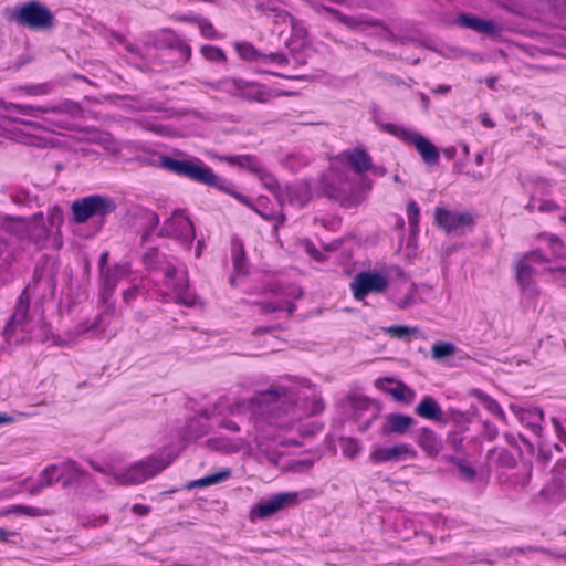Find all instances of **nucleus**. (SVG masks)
I'll use <instances>...</instances> for the list:
<instances>
[{
    "instance_id": "obj_1",
    "label": "nucleus",
    "mask_w": 566,
    "mask_h": 566,
    "mask_svg": "<svg viewBox=\"0 0 566 566\" xmlns=\"http://www.w3.org/2000/svg\"><path fill=\"white\" fill-rule=\"evenodd\" d=\"M324 403L316 388L307 380L285 378L250 399L235 402L226 396L210 408H205L191 418L184 430V439L196 441L214 428L229 432L247 433L245 438L216 437L207 441L210 449L222 452H239L254 442L262 448L268 441L277 444H295L284 432L292 429L303 417L322 412Z\"/></svg>"
},
{
    "instance_id": "obj_2",
    "label": "nucleus",
    "mask_w": 566,
    "mask_h": 566,
    "mask_svg": "<svg viewBox=\"0 0 566 566\" xmlns=\"http://www.w3.org/2000/svg\"><path fill=\"white\" fill-rule=\"evenodd\" d=\"M81 111L78 104L70 101L41 107L0 99V143L10 139L36 147L46 146L49 139L43 134H60L63 129H71Z\"/></svg>"
},
{
    "instance_id": "obj_3",
    "label": "nucleus",
    "mask_w": 566,
    "mask_h": 566,
    "mask_svg": "<svg viewBox=\"0 0 566 566\" xmlns=\"http://www.w3.org/2000/svg\"><path fill=\"white\" fill-rule=\"evenodd\" d=\"M536 250L524 255L515 265L516 280L521 289L523 300L533 303L539 295V290L534 280L535 275L546 271L554 273V279L566 284V266H554L551 258L564 259L566 248L554 234H542Z\"/></svg>"
},
{
    "instance_id": "obj_4",
    "label": "nucleus",
    "mask_w": 566,
    "mask_h": 566,
    "mask_svg": "<svg viewBox=\"0 0 566 566\" xmlns=\"http://www.w3.org/2000/svg\"><path fill=\"white\" fill-rule=\"evenodd\" d=\"M144 263L150 270L154 282L153 293L163 302H175L186 307L199 304L198 296L189 289L185 266H177L171 259L150 249L144 255Z\"/></svg>"
},
{
    "instance_id": "obj_5",
    "label": "nucleus",
    "mask_w": 566,
    "mask_h": 566,
    "mask_svg": "<svg viewBox=\"0 0 566 566\" xmlns=\"http://www.w3.org/2000/svg\"><path fill=\"white\" fill-rule=\"evenodd\" d=\"M373 168V158L361 147L346 149L331 161L329 170L322 178V188L331 198L352 192L355 188L353 174L363 175Z\"/></svg>"
},
{
    "instance_id": "obj_6",
    "label": "nucleus",
    "mask_w": 566,
    "mask_h": 566,
    "mask_svg": "<svg viewBox=\"0 0 566 566\" xmlns=\"http://www.w3.org/2000/svg\"><path fill=\"white\" fill-rule=\"evenodd\" d=\"M160 165L170 172L177 176L187 178L200 185L214 188L224 193H229L237 198L239 201L250 205L248 199L235 191L234 185L214 174V171L198 157H190L188 159H175L168 156L160 158Z\"/></svg>"
},
{
    "instance_id": "obj_7",
    "label": "nucleus",
    "mask_w": 566,
    "mask_h": 566,
    "mask_svg": "<svg viewBox=\"0 0 566 566\" xmlns=\"http://www.w3.org/2000/svg\"><path fill=\"white\" fill-rule=\"evenodd\" d=\"M174 458L175 455L163 452L158 455L146 458L127 467L109 464L104 469L92 461L90 464L94 470L105 473L108 476V483L132 485L143 483L155 476L167 468L172 462Z\"/></svg>"
},
{
    "instance_id": "obj_8",
    "label": "nucleus",
    "mask_w": 566,
    "mask_h": 566,
    "mask_svg": "<svg viewBox=\"0 0 566 566\" xmlns=\"http://www.w3.org/2000/svg\"><path fill=\"white\" fill-rule=\"evenodd\" d=\"M376 123L382 132L397 137L407 145L413 146L426 164H438L440 158L438 149L429 139L417 130L401 124L385 123L379 118H376Z\"/></svg>"
},
{
    "instance_id": "obj_9",
    "label": "nucleus",
    "mask_w": 566,
    "mask_h": 566,
    "mask_svg": "<svg viewBox=\"0 0 566 566\" xmlns=\"http://www.w3.org/2000/svg\"><path fill=\"white\" fill-rule=\"evenodd\" d=\"M12 18L17 24L32 30L51 28L54 21L51 10L35 0L19 6L13 12Z\"/></svg>"
},
{
    "instance_id": "obj_10",
    "label": "nucleus",
    "mask_w": 566,
    "mask_h": 566,
    "mask_svg": "<svg viewBox=\"0 0 566 566\" xmlns=\"http://www.w3.org/2000/svg\"><path fill=\"white\" fill-rule=\"evenodd\" d=\"M42 214H34L32 221L21 218H8L3 221L1 230L20 241L28 239L39 244L48 238L51 231V229L42 224Z\"/></svg>"
},
{
    "instance_id": "obj_11",
    "label": "nucleus",
    "mask_w": 566,
    "mask_h": 566,
    "mask_svg": "<svg viewBox=\"0 0 566 566\" xmlns=\"http://www.w3.org/2000/svg\"><path fill=\"white\" fill-rule=\"evenodd\" d=\"M116 202L101 195H91L75 200L72 203L71 210L73 218L77 223L86 222L94 217H105L114 212Z\"/></svg>"
},
{
    "instance_id": "obj_12",
    "label": "nucleus",
    "mask_w": 566,
    "mask_h": 566,
    "mask_svg": "<svg viewBox=\"0 0 566 566\" xmlns=\"http://www.w3.org/2000/svg\"><path fill=\"white\" fill-rule=\"evenodd\" d=\"M212 86L216 90L259 103H265L273 96L272 91L266 86L241 78H224Z\"/></svg>"
},
{
    "instance_id": "obj_13",
    "label": "nucleus",
    "mask_w": 566,
    "mask_h": 566,
    "mask_svg": "<svg viewBox=\"0 0 566 566\" xmlns=\"http://www.w3.org/2000/svg\"><path fill=\"white\" fill-rule=\"evenodd\" d=\"M389 284V273L386 269L364 271L353 279L350 290L357 301H363L369 294H381Z\"/></svg>"
},
{
    "instance_id": "obj_14",
    "label": "nucleus",
    "mask_w": 566,
    "mask_h": 566,
    "mask_svg": "<svg viewBox=\"0 0 566 566\" xmlns=\"http://www.w3.org/2000/svg\"><path fill=\"white\" fill-rule=\"evenodd\" d=\"M265 186L276 192L277 200L284 205L286 202L303 207L312 198L311 187L306 181H297L279 188L276 180L272 176L264 178Z\"/></svg>"
},
{
    "instance_id": "obj_15",
    "label": "nucleus",
    "mask_w": 566,
    "mask_h": 566,
    "mask_svg": "<svg viewBox=\"0 0 566 566\" xmlns=\"http://www.w3.org/2000/svg\"><path fill=\"white\" fill-rule=\"evenodd\" d=\"M159 235L175 239L189 247L195 239V229L190 219L181 210H176L164 222Z\"/></svg>"
},
{
    "instance_id": "obj_16",
    "label": "nucleus",
    "mask_w": 566,
    "mask_h": 566,
    "mask_svg": "<svg viewBox=\"0 0 566 566\" xmlns=\"http://www.w3.org/2000/svg\"><path fill=\"white\" fill-rule=\"evenodd\" d=\"M306 492H302L305 494ZM300 492H284V493H275L271 495L269 499L258 503L251 511V515L253 518H266L271 515L277 513L279 511L293 507L297 505L301 501Z\"/></svg>"
},
{
    "instance_id": "obj_17",
    "label": "nucleus",
    "mask_w": 566,
    "mask_h": 566,
    "mask_svg": "<svg viewBox=\"0 0 566 566\" xmlns=\"http://www.w3.org/2000/svg\"><path fill=\"white\" fill-rule=\"evenodd\" d=\"M434 221L448 233H462L473 224V217L469 212H460L437 207Z\"/></svg>"
},
{
    "instance_id": "obj_18",
    "label": "nucleus",
    "mask_w": 566,
    "mask_h": 566,
    "mask_svg": "<svg viewBox=\"0 0 566 566\" xmlns=\"http://www.w3.org/2000/svg\"><path fill=\"white\" fill-rule=\"evenodd\" d=\"M290 65V60L283 53L263 54L256 72L270 74L289 80H302L304 76L285 72Z\"/></svg>"
},
{
    "instance_id": "obj_19",
    "label": "nucleus",
    "mask_w": 566,
    "mask_h": 566,
    "mask_svg": "<svg viewBox=\"0 0 566 566\" xmlns=\"http://www.w3.org/2000/svg\"><path fill=\"white\" fill-rule=\"evenodd\" d=\"M107 253L101 256V277L105 295H112L118 282L128 280L130 269L128 264H117L112 269H105L103 263L106 262Z\"/></svg>"
},
{
    "instance_id": "obj_20",
    "label": "nucleus",
    "mask_w": 566,
    "mask_h": 566,
    "mask_svg": "<svg viewBox=\"0 0 566 566\" xmlns=\"http://www.w3.org/2000/svg\"><path fill=\"white\" fill-rule=\"evenodd\" d=\"M413 458L415 451L409 444L401 443L389 448L375 447L369 455L373 463H384L390 461H400L405 458Z\"/></svg>"
},
{
    "instance_id": "obj_21",
    "label": "nucleus",
    "mask_w": 566,
    "mask_h": 566,
    "mask_svg": "<svg viewBox=\"0 0 566 566\" xmlns=\"http://www.w3.org/2000/svg\"><path fill=\"white\" fill-rule=\"evenodd\" d=\"M29 310V296L27 290L19 297L15 311L4 328L7 338H11L17 332L27 333V315Z\"/></svg>"
},
{
    "instance_id": "obj_22",
    "label": "nucleus",
    "mask_w": 566,
    "mask_h": 566,
    "mask_svg": "<svg viewBox=\"0 0 566 566\" xmlns=\"http://www.w3.org/2000/svg\"><path fill=\"white\" fill-rule=\"evenodd\" d=\"M376 386L379 390L392 396L396 401L411 402L415 397L413 390L405 384L390 378L378 379Z\"/></svg>"
},
{
    "instance_id": "obj_23",
    "label": "nucleus",
    "mask_w": 566,
    "mask_h": 566,
    "mask_svg": "<svg viewBox=\"0 0 566 566\" xmlns=\"http://www.w3.org/2000/svg\"><path fill=\"white\" fill-rule=\"evenodd\" d=\"M416 413L427 420L447 423V418L439 403L431 397L424 396L416 408Z\"/></svg>"
},
{
    "instance_id": "obj_24",
    "label": "nucleus",
    "mask_w": 566,
    "mask_h": 566,
    "mask_svg": "<svg viewBox=\"0 0 566 566\" xmlns=\"http://www.w3.org/2000/svg\"><path fill=\"white\" fill-rule=\"evenodd\" d=\"M415 423V419L410 416L400 413H389L386 417V422L382 426V433L388 434H403Z\"/></svg>"
},
{
    "instance_id": "obj_25",
    "label": "nucleus",
    "mask_w": 566,
    "mask_h": 566,
    "mask_svg": "<svg viewBox=\"0 0 566 566\" xmlns=\"http://www.w3.org/2000/svg\"><path fill=\"white\" fill-rule=\"evenodd\" d=\"M511 411L533 431L541 429L544 413L539 408H523L517 405L510 406Z\"/></svg>"
},
{
    "instance_id": "obj_26",
    "label": "nucleus",
    "mask_w": 566,
    "mask_h": 566,
    "mask_svg": "<svg viewBox=\"0 0 566 566\" xmlns=\"http://www.w3.org/2000/svg\"><path fill=\"white\" fill-rule=\"evenodd\" d=\"M457 22L459 25L463 28H468L486 34H493L499 30L497 25L494 22L490 20H483L465 13L460 14L457 19Z\"/></svg>"
},
{
    "instance_id": "obj_27",
    "label": "nucleus",
    "mask_w": 566,
    "mask_h": 566,
    "mask_svg": "<svg viewBox=\"0 0 566 566\" xmlns=\"http://www.w3.org/2000/svg\"><path fill=\"white\" fill-rule=\"evenodd\" d=\"M59 481H61V473L57 464L49 465L40 473L36 482L30 486L29 493L35 495Z\"/></svg>"
},
{
    "instance_id": "obj_28",
    "label": "nucleus",
    "mask_w": 566,
    "mask_h": 566,
    "mask_svg": "<svg viewBox=\"0 0 566 566\" xmlns=\"http://www.w3.org/2000/svg\"><path fill=\"white\" fill-rule=\"evenodd\" d=\"M168 48L175 50L179 53L180 59L184 62L189 61L191 56V48L188 43H186L178 34L175 32L167 30L163 33L161 40Z\"/></svg>"
},
{
    "instance_id": "obj_29",
    "label": "nucleus",
    "mask_w": 566,
    "mask_h": 566,
    "mask_svg": "<svg viewBox=\"0 0 566 566\" xmlns=\"http://www.w3.org/2000/svg\"><path fill=\"white\" fill-rule=\"evenodd\" d=\"M61 473V481L64 485L77 482L84 476V471L74 461H65L57 464Z\"/></svg>"
},
{
    "instance_id": "obj_30",
    "label": "nucleus",
    "mask_w": 566,
    "mask_h": 566,
    "mask_svg": "<svg viewBox=\"0 0 566 566\" xmlns=\"http://www.w3.org/2000/svg\"><path fill=\"white\" fill-rule=\"evenodd\" d=\"M232 261L235 274L245 275L248 273L249 264L243 244L238 240L232 242Z\"/></svg>"
},
{
    "instance_id": "obj_31",
    "label": "nucleus",
    "mask_w": 566,
    "mask_h": 566,
    "mask_svg": "<svg viewBox=\"0 0 566 566\" xmlns=\"http://www.w3.org/2000/svg\"><path fill=\"white\" fill-rule=\"evenodd\" d=\"M419 446L429 454H437L441 449V441L429 428H423L419 436Z\"/></svg>"
},
{
    "instance_id": "obj_32",
    "label": "nucleus",
    "mask_w": 566,
    "mask_h": 566,
    "mask_svg": "<svg viewBox=\"0 0 566 566\" xmlns=\"http://www.w3.org/2000/svg\"><path fill=\"white\" fill-rule=\"evenodd\" d=\"M234 49L242 60L255 63V69L258 70L261 57L264 53L258 51L251 43L244 41L237 42L234 44Z\"/></svg>"
},
{
    "instance_id": "obj_33",
    "label": "nucleus",
    "mask_w": 566,
    "mask_h": 566,
    "mask_svg": "<svg viewBox=\"0 0 566 566\" xmlns=\"http://www.w3.org/2000/svg\"><path fill=\"white\" fill-rule=\"evenodd\" d=\"M231 475V471L229 469H223L219 472L209 474L207 476H203L198 480H193L189 482L188 489H195V488H206L213 484H218L220 482H223L228 480Z\"/></svg>"
},
{
    "instance_id": "obj_34",
    "label": "nucleus",
    "mask_w": 566,
    "mask_h": 566,
    "mask_svg": "<svg viewBox=\"0 0 566 566\" xmlns=\"http://www.w3.org/2000/svg\"><path fill=\"white\" fill-rule=\"evenodd\" d=\"M474 397L489 412H491L501 420H505V413L496 400H494L493 398H491L489 395L481 390H475Z\"/></svg>"
},
{
    "instance_id": "obj_35",
    "label": "nucleus",
    "mask_w": 566,
    "mask_h": 566,
    "mask_svg": "<svg viewBox=\"0 0 566 566\" xmlns=\"http://www.w3.org/2000/svg\"><path fill=\"white\" fill-rule=\"evenodd\" d=\"M274 12V15H273V20H274V23L279 24V23H282V24H287L292 28V30L295 32V34L297 35H302L305 33V30L303 27H298L293 17L284 11V10H273Z\"/></svg>"
},
{
    "instance_id": "obj_36",
    "label": "nucleus",
    "mask_w": 566,
    "mask_h": 566,
    "mask_svg": "<svg viewBox=\"0 0 566 566\" xmlns=\"http://www.w3.org/2000/svg\"><path fill=\"white\" fill-rule=\"evenodd\" d=\"M359 440L354 438H343L340 440V450L343 454L349 459H354L361 452Z\"/></svg>"
},
{
    "instance_id": "obj_37",
    "label": "nucleus",
    "mask_w": 566,
    "mask_h": 566,
    "mask_svg": "<svg viewBox=\"0 0 566 566\" xmlns=\"http://www.w3.org/2000/svg\"><path fill=\"white\" fill-rule=\"evenodd\" d=\"M385 332L390 335L391 337L399 338V339H407L411 336H417L418 328L415 327H408L402 325H392L385 328Z\"/></svg>"
},
{
    "instance_id": "obj_38",
    "label": "nucleus",
    "mask_w": 566,
    "mask_h": 566,
    "mask_svg": "<svg viewBox=\"0 0 566 566\" xmlns=\"http://www.w3.org/2000/svg\"><path fill=\"white\" fill-rule=\"evenodd\" d=\"M455 350L457 348L453 344L448 342H438L432 346V358L436 360H441L453 355Z\"/></svg>"
},
{
    "instance_id": "obj_39",
    "label": "nucleus",
    "mask_w": 566,
    "mask_h": 566,
    "mask_svg": "<svg viewBox=\"0 0 566 566\" xmlns=\"http://www.w3.org/2000/svg\"><path fill=\"white\" fill-rule=\"evenodd\" d=\"M419 216L420 209L418 205L415 201H410L407 206V217L411 235L417 234L419 231Z\"/></svg>"
},
{
    "instance_id": "obj_40",
    "label": "nucleus",
    "mask_w": 566,
    "mask_h": 566,
    "mask_svg": "<svg viewBox=\"0 0 566 566\" xmlns=\"http://www.w3.org/2000/svg\"><path fill=\"white\" fill-rule=\"evenodd\" d=\"M200 51L202 56L208 61L226 62L227 60L224 52L218 46L202 45Z\"/></svg>"
},
{
    "instance_id": "obj_41",
    "label": "nucleus",
    "mask_w": 566,
    "mask_h": 566,
    "mask_svg": "<svg viewBox=\"0 0 566 566\" xmlns=\"http://www.w3.org/2000/svg\"><path fill=\"white\" fill-rule=\"evenodd\" d=\"M144 219H145L147 229L144 232L142 240H143V242L146 243L148 241V238L153 233V231L158 227L159 217L156 212L148 210L144 213Z\"/></svg>"
},
{
    "instance_id": "obj_42",
    "label": "nucleus",
    "mask_w": 566,
    "mask_h": 566,
    "mask_svg": "<svg viewBox=\"0 0 566 566\" xmlns=\"http://www.w3.org/2000/svg\"><path fill=\"white\" fill-rule=\"evenodd\" d=\"M527 209L533 211L535 209L542 211V212H549V211H554L557 209V206L554 201L552 200H542V201H536V199L534 198V196L531 197V201L530 203L527 205Z\"/></svg>"
},
{
    "instance_id": "obj_43",
    "label": "nucleus",
    "mask_w": 566,
    "mask_h": 566,
    "mask_svg": "<svg viewBox=\"0 0 566 566\" xmlns=\"http://www.w3.org/2000/svg\"><path fill=\"white\" fill-rule=\"evenodd\" d=\"M296 310L295 305L291 301H284V302H270L264 305L265 312H276V311H284L289 314L294 313Z\"/></svg>"
},
{
    "instance_id": "obj_44",
    "label": "nucleus",
    "mask_w": 566,
    "mask_h": 566,
    "mask_svg": "<svg viewBox=\"0 0 566 566\" xmlns=\"http://www.w3.org/2000/svg\"><path fill=\"white\" fill-rule=\"evenodd\" d=\"M227 160L233 165L256 169L258 161L251 156H233L228 157Z\"/></svg>"
},
{
    "instance_id": "obj_45",
    "label": "nucleus",
    "mask_w": 566,
    "mask_h": 566,
    "mask_svg": "<svg viewBox=\"0 0 566 566\" xmlns=\"http://www.w3.org/2000/svg\"><path fill=\"white\" fill-rule=\"evenodd\" d=\"M491 457L492 458H497V460L505 467L507 468H511L514 465L515 463V459L514 457L507 451V450H504V449H501V450H493L492 453H491Z\"/></svg>"
},
{
    "instance_id": "obj_46",
    "label": "nucleus",
    "mask_w": 566,
    "mask_h": 566,
    "mask_svg": "<svg viewBox=\"0 0 566 566\" xmlns=\"http://www.w3.org/2000/svg\"><path fill=\"white\" fill-rule=\"evenodd\" d=\"M51 85L48 84V83H44V84H39V85H29V86H24V87H21L20 90L21 91H24L25 94L28 95H46L50 93L51 91Z\"/></svg>"
},
{
    "instance_id": "obj_47",
    "label": "nucleus",
    "mask_w": 566,
    "mask_h": 566,
    "mask_svg": "<svg viewBox=\"0 0 566 566\" xmlns=\"http://www.w3.org/2000/svg\"><path fill=\"white\" fill-rule=\"evenodd\" d=\"M198 27H199V30L203 38H207V39L218 38V34H217L213 25L209 21L201 19L198 21Z\"/></svg>"
},
{
    "instance_id": "obj_48",
    "label": "nucleus",
    "mask_w": 566,
    "mask_h": 566,
    "mask_svg": "<svg viewBox=\"0 0 566 566\" xmlns=\"http://www.w3.org/2000/svg\"><path fill=\"white\" fill-rule=\"evenodd\" d=\"M394 302L399 308H407L415 303V291L409 289L402 297H395Z\"/></svg>"
},
{
    "instance_id": "obj_49",
    "label": "nucleus",
    "mask_w": 566,
    "mask_h": 566,
    "mask_svg": "<svg viewBox=\"0 0 566 566\" xmlns=\"http://www.w3.org/2000/svg\"><path fill=\"white\" fill-rule=\"evenodd\" d=\"M143 128L146 130L153 132L158 135H166L168 129L164 125L155 122V120H144L142 123Z\"/></svg>"
},
{
    "instance_id": "obj_50",
    "label": "nucleus",
    "mask_w": 566,
    "mask_h": 566,
    "mask_svg": "<svg viewBox=\"0 0 566 566\" xmlns=\"http://www.w3.org/2000/svg\"><path fill=\"white\" fill-rule=\"evenodd\" d=\"M11 243L0 234V260L4 262H9L11 259H13V254L10 250Z\"/></svg>"
},
{
    "instance_id": "obj_51",
    "label": "nucleus",
    "mask_w": 566,
    "mask_h": 566,
    "mask_svg": "<svg viewBox=\"0 0 566 566\" xmlns=\"http://www.w3.org/2000/svg\"><path fill=\"white\" fill-rule=\"evenodd\" d=\"M518 480L510 482L514 488L521 486L524 488L528 484L531 479V472L528 469L524 468L523 470H518Z\"/></svg>"
},
{
    "instance_id": "obj_52",
    "label": "nucleus",
    "mask_w": 566,
    "mask_h": 566,
    "mask_svg": "<svg viewBox=\"0 0 566 566\" xmlns=\"http://www.w3.org/2000/svg\"><path fill=\"white\" fill-rule=\"evenodd\" d=\"M49 218H50L51 229L53 227H59L62 222V211L60 210V208H57V207L53 208L50 211Z\"/></svg>"
},
{
    "instance_id": "obj_53",
    "label": "nucleus",
    "mask_w": 566,
    "mask_h": 566,
    "mask_svg": "<svg viewBox=\"0 0 566 566\" xmlns=\"http://www.w3.org/2000/svg\"><path fill=\"white\" fill-rule=\"evenodd\" d=\"M15 510L30 516H41L43 514L41 509L27 505L17 506Z\"/></svg>"
},
{
    "instance_id": "obj_54",
    "label": "nucleus",
    "mask_w": 566,
    "mask_h": 566,
    "mask_svg": "<svg viewBox=\"0 0 566 566\" xmlns=\"http://www.w3.org/2000/svg\"><path fill=\"white\" fill-rule=\"evenodd\" d=\"M459 470H460L461 475L465 480H472L475 475V471L473 470V468H471L464 463L459 464Z\"/></svg>"
},
{
    "instance_id": "obj_55",
    "label": "nucleus",
    "mask_w": 566,
    "mask_h": 566,
    "mask_svg": "<svg viewBox=\"0 0 566 566\" xmlns=\"http://www.w3.org/2000/svg\"><path fill=\"white\" fill-rule=\"evenodd\" d=\"M264 219L268 220H274L275 221V228H277L279 224H282L285 221V217L281 213L277 214H266L259 210H256Z\"/></svg>"
},
{
    "instance_id": "obj_56",
    "label": "nucleus",
    "mask_w": 566,
    "mask_h": 566,
    "mask_svg": "<svg viewBox=\"0 0 566 566\" xmlns=\"http://www.w3.org/2000/svg\"><path fill=\"white\" fill-rule=\"evenodd\" d=\"M566 470V459H559L554 465L553 472L556 476L562 475Z\"/></svg>"
},
{
    "instance_id": "obj_57",
    "label": "nucleus",
    "mask_w": 566,
    "mask_h": 566,
    "mask_svg": "<svg viewBox=\"0 0 566 566\" xmlns=\"http://www.w3.org/2000/svg\"><path fill=\"white\" fill-rule=\"evenodd\" d=\"M480 122L484 127L493 128L495 126L494 122L490 118L486 113L480 114Z\"/></svg>"
},
{
    "instance_id": "obj_58",
    "label": "nucleus",
    "mask_w": 566,
    "mask_h": 566,
    "mask_svg": "<svg viewBox=\"0 0 566 566\" xmlns=\"http://www.w3.org/2000/svg\"><path fill=\"white\" fill-rule=\"evenodd\" d=\"M15 535H17L15 532H10V531H7V530L0 527V542H2V543L9 542V539Z\"/></svg>"
},
{
    "instance_id": "obj_59",
    "label": "nucleus",
    "mask_w": 566,
    "mask_h": 566,
    "mask_svg": "<svg viewBox=\"0 0 566 566\" xmlns=\"http://www.w3.org/2000/svg\"><path fill=\"white\" fill-rule=\"evenodd\" d=\"M327 10L329 12H332L336 17V19L339 20L340 22H343L344 24H347V25H350V27L353 25V19L352 18L345 17V15H343V14H340V13L334 11V10H329V9H327Z\"/></svg>"
},
{
    "instance_id": "obj_60",
    "label": "nucleus",
    "mask_w": 566,
    "mask_h": 566,
    "mask_svg": "<svg viewBox=\"0 0 566 566\" xmlns=\"http://www.w3.org/2000/svg\"><path fill=\"white\" fill-rule=\"evenodd\" d=\"M138 293V289L136 286L128 289L124 292V300L125 302H129L136 297Z\"/></svg>"
},
{
    "instance_id": "obj_61",
    "label": "nucleus",
    "mask_w": 566,
    "mask_h": 566,
    "mask_svg": "<svg viewBox=\"0 0 566 566\" xmlns=\"http://www.w3.org/2000/svg\"><path fill=\"white\" fill-rule=\"evenodd\" d=\"M132 511L138 515H146L149 512V509L143 504H135Z\"/></svg>"
},
{
    "instance_id": "obj_62",
    "label": "nucleus",
    "mask_w": 566,
    "mask_h": 566,
    "mask_svg": "<svg viewBox=\"0 0 566 566\" xmlns=\"http://www.w3.org/2000/svg\"><path fill=\"white\" fill-rule=\"evenodd\" d=\"M451 91V86L450 85H438L436 88L432 90V93L434 94H447Z\"/></svg>"
},
{
    "instance_id": "obj_63",
    "label": "nucleus",
    "mask_w": 566,
    "mask_h": 566,
    "mask_svg": "<svg viewBox=\"0 0 566 566\" xmlns=\"http://www.w3.org/2000/svg\"><path fill=\"white\" fill-rule=\"evenodd\" d=\"M308 253L317 261H321V253L314 247H307Z\"/></svg>"
},
{
    "instance_id": "obj_64",
    "label": "nucleus",
    "mask_w": 566,
    "mask_h": 566,
    "mask_svg": "<svg viewBox=\"0 0 566 566\" xmlns=\"http://www.w3.org/2000/svg\"><path fill=\"white\" fill-rule=\"evenodd\" d=\"M422 107L427 111L429 108L430 99L424 93H420Z\"/></svg>"
}]
</instances>
